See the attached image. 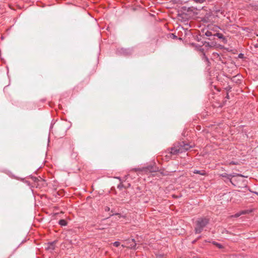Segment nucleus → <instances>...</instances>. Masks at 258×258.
Masks as SVG:
<instances>
[{"label": "nucleus", "mask_w": 258, "mask_h": 258, "mask_svg": "<svg viewBox=\"0 0 258 258\" xmlns=\"http://www.w3.org/2000/svg\"><path fill=\"white\" fill-rule=\"evenodd\" d=\"M37 179L36 177H35V180L34 181H36Z\"/></svg>", "instance_id": "obj_18"}, {"label": "nucleus", "mask_w": 258, "mask_h": 258, "mask_svg": "<svg viewBox=\"0 0 258 258\" xmlns=\"http://www.w3.org/2000/svg\"><path fill=\"white\" fill-rule=\"evenodd\" d=\"M203 59L206 61L207 62V63H209V59L206 56L205 54L204 53L203 54Z\"/></svg>", "instance_id": "obj_12"}, {"label": "nucleus", "mask_w": 258, "mask_h": 258, "mask_svg": "<svg viewBox=\"0 0 258 258\" xmlns=\"http://www.w3.org/2000/svg\"><path fill=\"white\" fill-rule=\"evenodd\" d=\"M133 243H132L131 245H130V247L131 248H136V243H135V242L134 241V239H131Z\"/></svg>", "instance_id": "obj_9"}, {"label": "nucleus", "mask_w": 258, "mask_h": 258, "mask_svg": "<svg viewBox=\"0 0 258 258\" xmlns=\"http://www.w3.org/2000/svg\"><path fill=\"white\" fill-rule=\"evenodd\" d=\"M193 147V144H190L183 141L175 144L173 147L171 148L170 153L173 155H177L185 152Z\"/></svg>", "instance_id": "obj_1"}, {"label": "nucleus", "mask_w": 258, "mask_h": 258, "mask_svg": "<svg viewBox=\"0 0 258 258\" xmlns=\"http://www.w3.org/2000/svg\"><path fill=\"white\" fill-rule=\"evenodd\" d=\"M212 243L220 249H222L223 248V246L222 244H221L216 241H213Z\"/></svg>", "instance_id": "obj_7"}, {"label": "nucleus", "mask_w": 258, "mask_h": 258, "mask_svg": "<svg viewBox=\"0 0 258 258\" xmlns=\"http://www.w3.org/2000/svg\"><path fill=\"white\" fill-rule=\"evenodd\" d=\"M109 208L108 207H106L105 208V211H109Z\"/></svg>", "instance_id": "obj_15"}, {"label": "nucleus", "mask_w": 258, "mask_h": 258, "mask_svg": "<svg viewBox=\"0 0 258 258\" xmlns=\"http://www.w3.org/2000/svg\"><path fill=\"white\" fill-rule=\"evenodd\" d=\"M221 176L223 177H226L227 179H229L230 182L233 184V182L232 181V177H235L236 176H239L243 177V176L240 174H227L226 173H223L221 174Z\"/></svg>", "instance_id": "obj_3"}, {"label": "nucleus", "mask_w": 258, "mask_h": 258, "mask_svg": "<svg viewBox=\"0 0 258 258\" xmlns=\"http://www.w3.org/2000/svg\"><path fill=\"white\" fill-rule=\"evenodd\" d=\"M205 35L208 36V37H210V36H211L212 35V33L211 32L209 31H207L206 33H205Z\"/></svg>", "instance_id": "obj_13"}, {"label": "nucleus", "mask_w": 258, "mask_h": 258, "mask_svg": "<svg viewBox=\"0 0 258 258\" xmlns=\"http://www.w3.org/2000/svg\"><path fill=\"white\" fill-rule=\"evenodd\" d=\"M59 224L61 226H66L67 224V222L65 220L61 219L59 221Z\"/></svg>", "instance_id": "obj_8"}, {"label": "nucleus", "mask_w": 258, "mask_h": 258, "mask_svg": "<svg viewBox=\"0 0 258 258\" xmlns=\"http://www.w3.org/2000/svg\"><path fill=\"white\" fill-rule=\"evenodd\" d=\"M246 213L245 211H242L241 212V213H236V214L234 215V217H238L239 216H240L241 214H244Z\"/></svg>", "instance_id": "obj_11"}, {"label": "nucleus", "mask_w": 258, "mask_h": 258, "mask_svg": "<svg viewBox=\"0 0 258 258\" xmlns=\"http://www.w3.org/2000/svg\"><path fill=\"white\" fill-rule=\"evenodd\" d=\"M242 54H239V57L241 56Z\"/></svg>", "instance_id": "obj_17"}, {"label": "nucleus", "mask_w": 258, "mask_h": 258, "mask_svg": "<svg viewBox=\"0 0 258 258\" xmlns=\"http://www.w3.org/2000/svg\"><path fill=\"white\" fill-rule=\"evenodd\" d=\"M213 36H216L218 37L219 39H222L223 41L226 40L225 37L223 36V35L222 33H216V34H214Z\"/></svg>", "instance_id": "obj_5"}, {"label": "nucleus", "mask_w": 258, "mask_h": 258, "mask_svg": "<svg viewBox=\"0 0 258 258\" xmlns=\"http://www.w3.org/2000/svg\"><path fill=\"white\" fill-rule=\"evenodd\" d=\"M209 219L207 218H199L195 223V231L197 234L201 233L204 228L209 223Z\"/></svg>", "instance_id": "obj_2"}, {"label": "nucleus", "mask_w": 258, "mask_h": 258, "mask_svg": "<svg viewBox=\"0 0 258 258\" xmlns=\"http://www.w3.org/2000/svg\"><path fill=\"white\" fill-rule=\"evenodd\" d=\"M242 54H239V57L241 56Z\"/></svg>", "instance_id": "obj_16"}, {"label": "nucleus", "mask_w": 258, "mask_h": 258, "mask_svg": "<svg viewBox=\"0 0 258 258\" xmlns=\"http://www.w3.org/2000/svg\"><path fill=\"white\" fill-rule=\"evenodd\" d=\"M194 173L195 174H199L202 175H204L206 174V172L204 170H195L193 171Z\"/></svg>", "instance_id": "obj_6"}, {"label": "nucleus", "mask_w": 258, "mask_h": 258, "mask_svg": "<svg viewBox=\"0 0 258 258\" xmlns=\"http://www.w3.org/2000/svg\"><path fill=\"white\" fill-rule=\"evenodd\" d=\"M113 245L115 247H118L120 245V242L118 241H115L113 243Z\"/></svg>", "instance_id": "obj_14"}, {"label": "nucleus", "mask_w": 258, "mask_h": 258, "mask_svg": "<svg viewBox=\"0 0 258 258\" xmlns=\"http://www.w3.org/2000/svg\"><path fill=\"white\" fill-rule=\"evenodd\" d=\"M55 242L48 243L47 245V246L45 247V249L46 250H49V251L51 252L55 249Z\"/></svg>", "instance_id": "obj_4"}, {"label": "nucleus", "mask_w": 258, "mask_h": 258, "mask_svg": "<svg viewBox=\"0 0 258 258\" xmlns=\"http://www.w3.org/2000/svg\"><path fill=\"white\" fill-rule=\"evenodd\" d=\"M195 3L197 4H203L206 0H192Z\"/></svg>", "instance_id": "obj_10"}]
</instances>
